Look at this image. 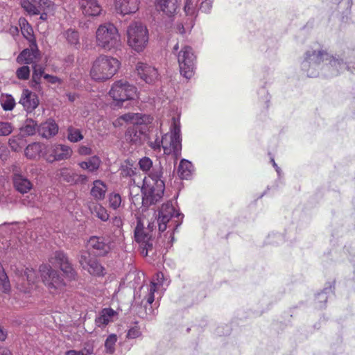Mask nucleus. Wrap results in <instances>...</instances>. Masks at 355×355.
<instances>
[{"label":"nucleus","instance_id":"nucleus-1","mask_svg":"<svg viewBox=\"0 0 355 355\" xmlns=\"http://www.w3.org/2000/svg\"><path fill=\"white\" fill-rule=\"evenodd\" d=\"M324 61L328 62L325 64V68L331 70L330 76L338 75L345 65L342 60L329 55L322 49L309 50L306 53L304 60L302 62V69L306 72L309 77H316L319 74V70L322 69V63Z\"/></svg>","mask_w":355,"mask_h":355},{"label":"nucleus","instance_id":"nucleus-2","mask_svg":"<svg viewBox=\"0 0 355 355\" xmlns=\"http://www.w3.org/2000/svg\"><path fill=\"white\" fill-rule=\"evenodd\" d=\"M162 171L160 167L153 168L152 172L145 177L141 187L142 203L150 206L159 201L164 194V183L162 180Z\"/></svg>","mask_w":355,"mask_h":355},{"label":"nucleus","instance_id":"nucleus-3","mask_svg":"<svg viewBox=\"0 0 355 355\" xmlns=\"http://www.w3.org/2000/svg\"><path fill=\"white\" fill-rule=\"evenodd\" d=\"M120 67L121 62L117 58L107 55H100L92 62L89 76L94 81L105 82L112 78Z\"/></svg>","mask_w":355,"mask_h":355},{"label":"nucleus","instance_id":"nucleus-4","mask_svg":"<svg viewBox=\"0 0 355 355\" xmlns=\"http://www.w3.org/2000/svg\"><path fill=\"white\" fill-rule=\"evenodd\" d=\"M95 41L96 46L105 51L117 49L121 44L119 30L112 23H103L98 26Z\"/></svg>","mask_w":355,"mask_h":355},{"label":"nucleus","instance_id":"nucleus-5","mask_svg":"<svg viewBox=\"0 0 355 355\" xmlns=\"http://www.w3.org/2000/svg\"><path fill=\"white\" fill-rule=\"evenodd\" d=\"M163 150L166 155H174L178 159L181 155L182 137L179 117H173L170 131L162 137Z\"/></svg>","mask_w":355,"mask_h":355},{"label":"nucleus","instance_id":"nucleus-6","mask_svg":"<svg viewBox=\"0 0 355 355\" xmlns=\"http://www.w3.org/2000/svg\"><path fill=\"white\" fill-rule=\"evenodd\" d=\"M173 53L177 57L180 71L185 78L190 79L194 75L196 56L193 49L187 45L180 49L177 43L173 49Z\"/></svg>","mask_w":355,"mask_h":355},{"label":"nucleus","instance_id":"nucleus-7","mask_svg":"<svg viewBox=\"0 0 355 355\" xmlns=\"http://www.w3.org/2000/svg\"><path fill=\"white\" fill-rule=\"evenodd\" d=\"M39 272L43 284L50 293L57 295L63 292L66 283L58 270L50 265L42 264L39 268Z\"/></svg>","mask_w":355,"mask_h":355},{"label":"nucleus","instance_id":"nucleus-8","mask_svg":"<svg viewBox=\"0 0 355 355\" xmlns=\"http://www.w3.org/2000/svg\"><path fill=\"white\" fill-rule=\"evenodd\" d=\"M128 44L135 51L141 52L148 42V31L146 26L139 21L131 23L127 28Z\"/></svg>","mask_w":355,"mask_h":355},{"label":"nucleus","instance_id":"nucleus-9","mask_svg":"<svg viewBox=\"0 0 355 355\" xmlns=\"http://www.w3.org/2000/svg\"><path fill=\"white\" fill-rule=\"evenodd\" d=\"M183 215L176 211L171 202L164 203L159 211L157 223L159 231L163 232L167 227V223H171L175 231L182 223Z\"/></svg>","mask_w":355,"mask_h":355},{"label":"nucleus","instance_id":"nucleus-10","mask_svg":"<svg viewBox=\"0 0 355 355\" xmlns=\"http://www.w3.org/2000/svg\"><path fill=\"white\" fill-rule=\"evenodd\" d=\"M109 95L119 105L120 103L134 99L137 96V88L127 81L120 80L112 84Z\"/></svg>","mask_w":355,"mask_h":355},{"label":"nucleus","instance_id":"nucleus-11","mask_svg":"<svg viewBox=\"0 0 355 355\" xmlns=\"http://www.w3.org/2000/svg\"><path fill=\"white\" fill-rule=\"evenodd\" d=\"M153 224H149L145 230L143 225L139 221L135 230V238L137 242L142 248L141 253L144 256H147L150 250L153 249V240L152 239Z\"/></svg>","mask_w":355,"mask_h":355},{"label":"nucleus","instance_id":"nucleus-12","mask_svg":"<svg viewBox=\"0 0 355 355\" xmlns=\"http://www.w3.org/2000/svg\"><path fill=\"white\" fill-rule=\"evenodd\" d=\"M78 261L83 269L93 276L103 277L105 275V268L87 251L80 252Z\"/></svg>","mask_w":355,"mask_h":355},{"label":"nucleus","instance_id":"nucleus-13","mask_svg":"<svg viewBox=\"0 0 355 355\" xmlns=\"http://www.w3.org/2000/svg\"><path fill=\"white\" fill-rule=\"evenodd\" d=\"M37 279L36 271L33 268H26L16 277L17 288L24 293H30L34 289Z\"/></svg>","mask_w":355,"mask_h":355},{"label":"nucleus","instance_id":"nucleus-14","mask_svg":"<svg viewBox=\"0 0 355 355\" xmlns=\"http://www.w3.org/2000/svg\"><path fill=\"white\" fill-rule=\"evenodd\" d=\"M71 148L63 144H53L48 147L43 155L46 162L52 163L55 161L65 160L71 157Z\"/></svg>","mask_w":355,"mask_h":355},{"label":"nucleus","instance_id":"nucleus-15","mask_svg":"<svg viewBox=\"0 0 355 355\" xmlns=\"http://www.w3.org/2000/svg\"><path fill=\"white\" fill-rule=\"evenodd\" d=\"M52 265L58 266L65 277L69 279H74L76 272L70 263L67 254L63 251L55 252L49 259Z\"/></svg>","mask_w":355,"mask_h":355},{"label":"nucleus","instance_id":"nucleus-16","mask_svg":"<svg viewBox=\"0 0 355 355\" xmlns=\"http://www.w3.org/2000/svg\"><path fill=\"white\" fill-rule=\"evenodd\" d=\"M137 76L147 84H154L159 78L156 67L144 62H138L135 66Z\"/></svg>","mask_w":355,"mask_h":355},{"label":"nucleus","instance_id":"nucleus-17","mask_svg":"<svg viewBox=\"0 0 355 355\" xmlns=\"http://www.w3.org/2000/svg\"><path fill=\"white\" fill-rule=\"evenodd\" d=\"M141 0H114L116 12L125 16L137 12L139 9Z\"/></svg>","mask_w":355,"mask_h":355},{"label":"nucleus","instance_id":"nucleus-18","mask_svg":"<svg viewBox=\"0 0 355 355\" xmlns=\"http://www.w3.org/2000/svg\"><path fill=\"white\" fill-rule=\"evenodd\" d=\"M88 246L96 251L100 256H104L112 248L111 244L104 237L92 236L88 241Z\"/></svg>","mask_w":355,"mask_h":355},{"label":"nucleus","instance_id":"nucleus-19","mask_svg":"<svg viewBox=\"0 0 355 355\" xmlns=\"http://www.w3.org/2000/svg\"><path fill=\"white\" fill-rule=\"evenodd\" d=\"M19 103L27 112H32L39 105L37 96L28 89H24Z\"/></svg>","mask_w":355,"mask_h":355},{"label":"nucleus","instance_id":"nucleus-20","mask_svg":"<svg viewBox=\"0 0 355 355\" xmlns=\"http://www.w3.org/2000/svg\"><path fill=\"white\" fill-rule=\"evenodd\" d=\"M59 130L58 125L54 119H49L37 128V132L43 138L49 139L55 136Z\"/></svg>","mask_w":355,"mask_h":355},{"label":"nucleus","instance_id":"nucleus-21","mask_svg":"<svg viewBox=\"0 0 355 355\" xmlns=\"http://www.w3.org/2000/svg\"><path fill=\"white\" fill-rule=\"evenodd\" d=\"M126 141L134 144H141L146 139L145 130L140 125L130 127L125 134Z\"/></svg>","mask_w":355,"mask_h":355},{"label":"nucleus","instance_id":"nucleus-22","mask_svg":"<svg viewBox=\"0 0 355 355\" xmlns=\"http://www.w3.org/2000/svg\"><path fill=\"white\" fill-rule=\"evenodd\" d=\"M79 5L85 16H98L102 11V7L97 0H79Z\"/></svg>","mask_w":355,"mask_h":355},{"label":"nucleus","instance_id":"nucleus-23","mask_svg":"<svg viewBox=\"0 0 355 355\" xmlns=\"http://www.w3.org/2000/svg\"><path fill=\"white\" fill-rule=\"evenodd\" d=\"M44 67L40 64H34L33 66V73L31 79L29 81V86L35 92L42 91V79L44 78Z\"/></svg>","mask_w":355,"mask_h":355},{"label":"nucleus","instance_id":"nucleus-24","mask_svg":"<svg viewBox=\"0 0 355 355\" xmlns=\"http://www.w3.org/2000/svg\"><path fill=\"white\" fill-rule=\"evenodd\" d=\"M40 59V54L37 49H26L23 50L17 58V62L19 64H37V62Z\"/></svg>","mask_w":355,"mask_h":355},{"label":"nucleus","instance_id":"nucleus-25","mask_svg":"<svg viewBox=\"0 0 355 355\" xmlns=\"http://www.w3.org/2000/svg\"><path fill=\"white\" fill-rule=\"evenodd\" d=\"M165 279L164 277V274L161 272H159L156 273L155 277L153 278V281L151 282L150 286L148 287V295L144 297V300L146 301V303L148 305H151V304L155 300V295L154 293L157 290V286H163L165 283Z\"/></svg>","mask_w":355,"mask_h":355},{"label":"nucleus","instance_id":"nucleus-26","mask_svg":"<svg viewBox=\"0 0 355 355\" xmlns=\"http://www.w3.org/2000/svg\"><path fill=\"white\" fill-rule=\"evenodd\" d=\"M116 315L117 313L112 309H103L95 318V324L98 327L103 328L113 322Z\"/></svg>","mask_w":355,"mask_h":355},{"label":"nucleus","instance_id":"nucleus-27","mask_svg":"<svg viewBox=\"0 0 355 355\" xmlns=\"http://www.w3.org/2000/svg\"><path fill=\"white\" fill-rule=\"evenodd\" d=\"M181 0H156L157 8L166 15L171 16L177 12Z\"/></svg>","mask_w":355,"mask_h":355},{"label":"nucleus","instance_id":"nucleus-28","mask_svg":"<svg viewBox=\"0 0 355 355\" xmlns=\"http://www.w3.org/2000/svg\"><path fill=\"white\" fill-rule=\"evenodd\" d=\"M13 184L17 191L21 193H28L33 187L31 181L22 174L15 171L13 175Z\"/></svg>","mask_w":355,"mask_h":355},{"label":"nucleus","instance_id":"nucleus-29","mask_svg":"<svg viewBox=\"0 0 355 355\" xmlns=\"http://www.w3.org/2000/svg\"><path fill=\"white\" fill-rule=\"evenodd\" d=\"M107 191V185L101 180H96L92 182L90 195L96 200L105 199Z\"/></svg>","mask_w":355,"mask_h":355},{"label":"nucleus","instance_id":"nucleus-30","mask_svg":"<svg viewBox=\"0 0 355 355\" xmlns=\"http://www.w3.org/2000/svg\"><path fill=\"white\" fill-rule=\"evenodd\" d=\"M119 119L132 123L134 125L146 124L150 122V117L141 113H128L120 116Z\"/></svg>","mask_w":355,"mask_h":355},{"label":"nucleus","instance_id":"nucleus-31","mask_svg":"<svg viewBox=\"0 0 355 355\" xmlns=\"http://www.w3.org/2000/svg\"><path fill=\"white\" fill-rule=\"evenodd\" d=\"M101 164V159L98 156L94 155L90 157L85 161L78 163V166L83 170H86L90 173L96 172Z\"/></svg>","mask_w":355,"mask_h":355},{"label":"nucleus","instance_id":"nucleus-32","mask_svg":"<svg viewBox=\"0 0 355 355\" xmlns=\"http://www.w3.org/2000/svg\"><path fill=\"white\" fill-rule=\"evenodd\" d=\"M43 145L38 142L32 143L26 146L24 150L25 156L30 159H37L41 157Z\"/></svg>","mask_w":355,"mask_h":355},{"label":"nucleus","instance_id":"nucleus-33","mask_svg":"<svg viewBox=\"0 0 355 355\" xmlns=\"http://www.w3.org/2000/svg\"><path fill=\"white\" fill-rule=\"evenodd\" d=\"M192 171L193 165L191 162L185 159H182L178 168V173L180 178L181 179L187 180L191 176Z\"/></svg>","mask_w":355,"mask_h":355},{"label":"nucleus","instance_id":"nucleus-34","mask_svg":"<svg viewBox=\"0 0 355 355\" xmlns=\"http://www.w3.org/2000/svg\"><path fill=\"white\" fill-rule=\"evenodd\" d=\"M91 212L102 221H107L109 219V214L107 209L100 204L93 203L89 206Z\"/></svg>","mask_w":355,"mask_h":355},{"label":"nucleus","instance_id":"nucleus-35","mask_svg":"<svg viewBox=\"0 0 355 355\" xmlns=\"http://www.w3.org/2000/svg\"><path fill=\"white\" fill-rule=\"evenodd\" d=\"M64 37L71 46L77 47L80 44L79 33L74 29L69 28L64 33Z\"/></svg>","mask_w":355,"mask_h":355},{"label":"nucleus","instance_id":"nucleus-36","mask_svg":"<svg viewBox=\"0 0 355 355\" xmlns=\"http://www.w3.org/2000/svg\"><path fill=\"white\" fill-rule=\"evenodd\" d=\"M40 0H21V7L30 15H39L37 4Z\"/></svg>","mask_w":355,"mask_h":355},{"label":"nucleus","instance_id":"nucleus-37","mask_svg":"<svg viewBox=\"0 0 355 355\" xmlns=\"http://www.w3.org/2000/svg\"><path fill=\"white\" fill-rule=\"evenodd\" d=\"M37 122L31 119L26 120L24 126L21 128L22 133L27 136H31L35 134L37 131Z\"/></svg>","mask_w":355,"mask_h":355},{"label":"nucleus","instance_id":"nucleus-38","mask_svg":"<svg viewBox=\"0 0 355 355\" xmlns=\"http://www.w3.org/2000/svg\"><path fill=\"white\" fill-rule=\"evenodd\" d=\"M0 103L5 111H11L15 106V98L10 94H2L0 98Z\"/></svg>","mask_w":355,"mask_h":355},{"label":"nucleus","instance_id":"nucleus-39","mask_svg":"<svg viewBox=\"0 0 355 355\" xmlns=\"http://www.w3.org/2000/svg\"><path fill=\"white\" fill-rule=\"evenodd\" d=\"M58 175L64 181L73 184V182H74V178L77 176V173H73L68 168H62L60 170Z\"/></svg>","mask_w":355,"mask_h":355},{"label":"nucleus","instance_id":"nucleus-40","mask_svg":"<svg viewBox=\"0 0 355 355\" xmlns=\"http://www.w3.org/2000/svg\"><path fill=\"white\" fill-rule=\"evenodd\" d=\"M67 139L71 142L76 143L83 139V135H82L80 130L72 126H69L67 128Z\"/></svg>","mask_w":355,"mask_h":355},{"label":"nucleus","instance_id":"nucleus-41","mask_svg":"<svg viewBox=\"0 0 355 355\" xmlns=\"http://www.w3.org/2000/svg\"><path fill=\"white\" fill-rule=\"evenodd\" d=\"M139 165L141 170H142L144 172L148 173V175L150 173V172H152L153 168L160 167L162 168L160 166H153L152 160L147 157L141 158L139 162Z\"/></svg>","mask_w":355,"mask_h":355},{"label":"nucleus","instance_id":"nucleus-42","mask_svg":"<svg viewBox=\"0 0 355 355\" xmlns=\"http://www.w3.org/2000/svg\"><path fill=\"white\" fill-rule=\"evenodd\" d=\"M117 341V336L112 334L107 336L105 341V349L107 354H113L115 351V345Z\"/></svg>","mask_w":355,"mask_h":355},{"label":"nucleus","instance_id":"nucleus-43","mask_svg":"<svg viewBox=\"0 0 355 355\" xmlns=\"http://www.w3.org/2000/svg\"><path fill=\"white\" fill-rule=\"evenodd\" d=\"M24 144V139L19 136L12 137L8 141L10 148L15 152L20 151Z\"/></svg>","mask_w":355,"mask_h":355},{"label":"nucleus","instance_id":"nucleus-44","mask_svg":"<svg viewBox=\"0 0 355 355\" xmlns=\"http://www.w3.org/2000/svg\"><path fill=\"white\" fill-rule=\"evenodd\" d=\"M108 201L110 207L116 210L121 207V196L117 193H111L108 196Z\"/></svg>","mask_w":355,"mask_h":355},{"label":"nucleus","instance_id":"nucleus-45","mask_svg":"<svg viewBox=\"0 0 355 355\" xmlns=\"http://www.w3.org/2000/svg\"><path fill=\"white\" fill-rule=\"evenodd\" d=\"M15 74L19 80H27L29 79L31 75L30 68L27 65L20 67L16 70Z\"/></svg>","mask_w":355,"mask_h":355},{"label":"nucleus","instance_id":"nucleus-46","mask_svg":"<svg viewBox=\"0 0 355 355\" xmlns=\"http://www.w3.org/2000/svg\"><path fill=\"white\" fill-rule=\"evenodd\" d=\"M120 174L123 178L132 177L135 174V168L129 163H125L120 168Z\"/></svg>","mask_w":355,"mask_h":355},{"label":"nucleus","instance_id":"nucleus-47","mask_svg":"<svg viewBox=\"0 0 355 355\" xmlns=\"http://www.w3.org/2000/svg\"><path fill=\"white\" fill-rule=\"evenodd\" d=\"M54 3L49 0H40L37 4V10H39V14L41 13L42 11L45 12H51L53 10Z\"/></svg>","mask_w":355,"mask_h":355},{"label":"nucleus","instance_id":"nucleus-48","mask_svg":"<svg viewBox=\"0 0 355 355\" xmlns=\"http://www.w3.org/2000/svg\"><path fill=\"white\" fill-rule=\"evenodd\" d=\"M13 131V126L11 123L0 121V136H8Z\"/></svg>","mask_w":355,"mask_h":355},{"label":"nucleus","instance_id":"nucleus-49","mask_svg":"<svg viewBox=\"0 0 355 355\" xmlns=\"http://www.w3.org/2000/svg\"><path fill=\"white\" fill-rule=\"evenodd\" d=\"M10 288L8 278L5 273L2 272L0 274V289L4 293H7L10 291Z\"/></svg>","mask_w":355,"mask_h":355},{"label":"nucleus","instance_id":"nucleus-50","mask_svg":"<svg viewBox=\"0 0 355 355\" xmlns=\"http://www.w3.org/2000/svg\"><path fill=\"white\" fill-rule=\"evenodd\" d=\"M214 0H204L201 2L200 6V10L205 13H210Z\"/></svg>","mask_w":355,"mask_h":355},{"label":"nucleus","instance_id":"nucleus-51","mask_svg":"<svg viewBox=\"0 0 355 355\" xmlns=\"http://www.w3.org/2000/svg\"><path fill=\"white\" fill-rule=\"evenodd\" d=\"M196 3L194 0H185L184 12L187 15H193L195 12Z\"/></svg>","mask_w":355,"mask_h":355},{"label":"nucleus","instance_id":"nucleus-52","mask_svg":"<svg viewBox=\"0 0 355 355\" xmlns=\"http://www.w3.org/2000/svg\"><path fill=\"white\" fill-rule=\"evenodd\" d=\"M149 146L155 150H159L161 148H163L162 138L160 139L159 137H157L154 141H150Z\"/></svg>","mask_w":355,"mask_h":355},{"label":"nucleus","instance_id":"nucleus-53","mask_svg":"<svg viewBox=\"0 0 355 355\" xmlns=\"http://www.w3.org/2000/svg\"><path fill=\"white\" fill-rule=\"evenodd\" d=\"M140 336L141 331L137 327L130 329L127 334V337L131 339L137 338Z\"/></svg>","mask_w":355,"mask_h":355},{"label":"nucleus","instance_id":"nucleus-54","mask_svg":"<svg viewBox=\"0 0 355 355\" xmlns=\"http://www.w3.org/2000/svg\"><path fill=\"white\" fill-rule=\"evenodd\" d=\"M35 198V196L32 193L28 195L22 200L23 205H24L26 206L33 207L35 205V203L33 201Z\"/></svg>","mask_w":355,"mask_h":355},{"label":"nucleus","instance_id":"nucleus-55","mask_svg":"<svg viewBox=\"0 0 355 355\" xmlns=\"http://www.w3.org/2000/svg\"><path fill=\"white\" fill-rule=\"evenodd\" d=\"M78 153L80 155H90L92 153V150L89 146H81L78 148Z\"/></svg>","mask_w":355,"mask_h":355},{"label":"nucleus","instance_id":"nucleus-56","mask_svg":"<svg viewBox=\"0 0 355 355\" xmlns=\"http://www.w3.org/2000/svg\"><path fill=\"white\" fill-rule=\"evenodd\" d=\"M88 178L85 175L83 174H77V176L74 178V182H73V184H85L87 182Z\"/></svg>","mask_w":355,"mask_h":355},{"label":"nucleus","instance_id":"nucleus-57","mask_svg":"<svg viewBox=\"0 0 355 355\" xmlns=\"http://www.w3.org/2000/svg\"><path fill=\"white\" fill-rule=\"evenodd\" d=\"M44 79H45L48 83L51 84H56L60 82V80L57 76L49 75L47 73H45V75H44Z\"/></svg>","mask_w":355,"mask_h":355},{"label":"nucleus","instance_id":"nucleus-58","mask_svg":"<svg viewBox=\"0 0 355 355\" xmlns=\"http://www.w3.org/2000/svg\"><path fill=\"white\" fill-rule=\"evenodd\" d=\"M112 225L117 227V228H121L123 225V221H122V219L121 218V217H118V216H115L112 218Z\"/></svg>","mask_w":355,"mask_h":355},{"label":"nucleus","instance_id":"nucleus-59","mask_svg":"<svg viewBox=\"0 0 355 355\" xmlns=\"http://www.w3.org/2000/svg\"><path fill=\"white\" fill-rule=\"evenodd\" d=\"M317 298L318 302H326L327 300V296L325 291H322L320 293L318 294Z\"/></svg>","mask_w":355,"mask_h":355},{"label":"nucleus","instance_id":"nucleus-60","mask_svg":"<svg viewBox=\"0 0 355 355\" xmlns=\"http://www.w3.org/2000/svg\"><path fill=\"white\" fill-rule=\"evenodd\" d=\"M7 336V331L0 326V341H4L6 339Z\"/></svg>","mask_w":355,"mask_h":355},{"label":"nucleus","instance_id":"nucleus-61","mask_svg":"<svg viewBox=\"0 0 355 355\" xmlns=\"http://www.w3.org/2000/svg\"><path fill=\"white\" fill-rule=\"evenodd\" d=\"M0 355H12V353L9 349L2 347L0 348Z\"/></svg>","mask_w":355,"mask_h":355},{"label":"nucleus","instance_id":"nucleus-62","mask_svg":"<svg viewBox=\"0 0 355 355\" xmlns=\"http://www.w3.org/2000/svg\"><path fill=\"white\" fill-rule=\"evenodd\" d=\"M65 355H86V354H84L80 351L69 350V351L67 352Z\"/></svg>","mask_w":355,"mask_h":355},{"label":"nucleus","instance_id":"nucleus-63","mask_svg":"<svg viewBox=\"0 0 355 355\" xmlns=\"http://www.w3.org/2000/svg\"><path fill=\"white\" fill-rule=\"evenodd\" d=\"M176 29H177V31L182 35L185 33L184 26L182 24H178Z\"/></svg>","mask_w":355,"mask_h":355},{"label":"nucleus","instance_id":"nucleus-64","mask_svg":"<svg viewBox=\"0 0 355 355\" xmlns=\"http://www.w3.org/2000/svg\"><path fill=\"white\" fill-rule=\"evenodd\" d=\"M67 96L70 101H74L76 96L74 94H68Z\"/></svg>","mask_w":355,"mask_h":355}]
</instances>
